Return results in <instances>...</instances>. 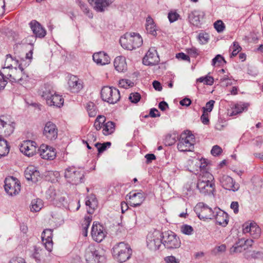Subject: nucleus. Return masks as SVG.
Here are the masks:
<instances>
[{"label":"nucleus","mask_w":263,"mask_h":263,"mask_svg":"<svg viewBox=\"0 0 263 263\" xmlns=\"http://www.w3.org/2000/svg\"><path fill=\"white\" fill-rule=\"evenodd\" d=\"M39 150L41 157L44 159L53 160L56 156L55 149L47 145H41Z\"/></svg>","instance_id":"21"},{"label":"nucleus","mask_w":263,"mask_h":263,"mask_svg":"<svg viewBox=\"0 0 263 263\" xmlns=\"http://www.w3.org/2000/svg\"><path fill=\"white\" fill-rule=\"evenodd\" d=\"M10 68L4 66L2 70L0 71V90L5 88L7 83V80H10V77L7 76V74L10 72Z\"/></svg>","instance_id":"33"},{"label":"nucleus","mask_w":263,"mask_h":263,"mask_svg":"<svg viewBox=\"0 0 263 263\" xmlns=\"http://www.w3.org/2000/svg\"><path fill=\"white\" fill-rule=\"evenodd\" d=\"M111 145V143L110 142H105L103 144L100 143H96L95 144V146L97 148L99 154L103 153L105 151L107 146H110Z\"/></svg>","instance_id":"46"},{"label":"nucleus","mask_w":263,"mask_h":263,"mask_svg":"<svg viewBox=\"0 0 263 263\" xmlns=\"http://www.w3.org/2000/svg\"><path fill=\"white\" fill-rule=\"evenodd\" d=\"M85 258L87 263H99L104 259L103 252L92 245L86 248Z\"/></svg>","instance_id":"7"},{"label":"nucleus","mask_w":263,"mask_h":263,"mask_svg":"<svg viewBox=\"0 0 263 263\" xmlns=\"http://www.w3.org/2000/svg\"><path fill=\"white\" fill-rule=\"evenodd\" d=\"M195 137L190 131L182 133L177 144L178 149L180 152H192L194 149Z\"/></svg>","instance_id":"5"},{"label":"nucleus","mask_w":263,"mask_h":263,"mask_svg":"<svg viewBox=\"0 0 263 263\" xmlns=\"http://www.w3.org/2000/svg\"><path fill=\"white\" fill-rule=\"evenodd\" d=\"M14 124L10 123L8 119L4 116L0 117V133H4L6 136H9L14 131Z\"/></svg>","instance_id":"18"},{"label":"nucleus","mask_w":263,"mask_h":263,"mask_svg":"<svg viewBox=\"0 0 263 263\" xmlns=\"http://www.w3.org/2000/svg\"><path fill=\"white\" fill-rule=\"evenodd\" d=\"M214 28L218 32H221L224 29V25L222 21L218 20L214 23Z\"/></svg>","instance_id":"51"},{"label":"nucleus","mask_w":263,"mask_h":263,"mask_svg":"<svg viewBox=\"0 0 263 263\" xmlns=\"http://www.w3.org/2000/svg\"><path fill=\"white\" fill-rule=\"evenodd\" d=\"M58 128L52 122H47L45 125L43 135L48 140H55L58 137Z\"/></svg>","instance_id":"15"},{"label":"nucleus","mask_w":263,"mask_h":263,"mask_svg":"<svg viewBox=\"0 0 263 263\" xmlns=\"http://www.w3.org/2000/svg\"><path fill=\"white\" fill-rule=\"evenodd\" d=\"M230 50L232 51L230 55V57L232 58L233 57H235L239 52L241 51V47L240 46L238 42H234L233 45L230 47Z\"/></svg>","instance_id":"42"},{"label":"nucleus","mask_w":263,"mask_h":263,"mask_svg":"<svg viewBox=\"0 0 263 263\" xmlns=\"http://www.w3.org/2000/svg\"><path fill=\"white\" fill-rule=\"evenodd\" d=\"M43 206L42 200L41 199H34L31 201L30 209L32 212H39Z\"/></svg>","instance_id":"40"},{"label":"nucleus","mask_w":263,"mask_h":263,"mask_svg":"<svg viewBox=\"0 0 263 263\" xmlns=\"http://www.w3.org/2000/svg\"><path fill=\"white\" fill-rule=\"evenodd\" d=\"M101 97L103 101L109 104H115L119 101L120 95L117 88L106 86L102 87Z\"/></svg>","instance_id":"6"},{"label":"nucleus","mask_w":263,"mask_h":263,"mask_svg":"<svg viewBox=\"0 0 263 263\" xmlns=\"http://www.w3.org/2000/svg\"><path fill=\"white\" fill-rule=\"evenodd\" d=\"M92 218L91 216H85L84 220L82 223V229H88L90 222H91Z\"/></svg>","instance_id":"54"},{"label":"nucleus","mask_w":263,"mask_h":263,"mask_svg":"<svg viewBox=\"0 0 263 263\" xmlns=\"http://www.w3.org/2000/svg\"><path fill=\"white\" fill-rule=\"evenodd\" d=\"M141 99L140 95L138 92L131 93L129 96V100L134 103L138 102Z\"/></svg>","instance_id":"49"},{"label":"nucleus","mask_w":263,"mask_h":263,"mask_svg":"<svg viewBox=\"0 0 263 263\" xmlns=\"http://www.w3.org/2000/svg\"><path fill=\"white\" fill-rule=\"evenodd\" d=\"M200 173L198 175L197 188L200 193L206 195L212 194L215 191L214 178L212 174L208 171L205 162L199 161Z\"/></svg>","instance_id":"1"},{"label":"nucleus","mask_w":263,"mask_h":263,"mask_svg":"<svg viewBox=\"0 0 263 263\" xmlns=\"http://www.w3.org/2000/svg\"><path fill=\"white\" fill-rule=\"evenodd\" d=\"M9 152V147L7 142L0 137V157L5 156Z\"/></svg>","instance_id":"39"},{"label":"nucleus","mask_w":263,"mask_h":263,"mask_svg":"<svg viewBox=\"0 0 263 263\" xmlns=\"http://www.w3.org/2000/svg\"><path fill=\"white\" fill-rule=\"evenodd\" d=\"M181 232L185 235H191L193 234L194 229L192 227L187 224H183L181 227Z\"/></svg>","instance_id":"48"},{"label":"nucleus","mask_w":263,"mask_h":263,"mask_svg":"<svg viewBox=\"0 0 263 263\" xmlns=\"http://www.w3.org/2000/svg\"><path fill=\"white\" fill-rule=\"evenodd\" d=\"M163 244L170 250L179 248L181 246V241L178 237L172 231L165 232L163 235Z\"/></svg>","instance_id":"9"},{"label":"nucleus","mask_w":263,"mask_h":263,"mask_svg":"<svg viewBox=\"0 0 263 263\" xmlns=\"http://www.w3.org/2000/svg\"><path fill=\"white\" fill-rule=\"evenodd\" d=\"M85 204L87 206L89 207L87 210L88 213L90 214H92L95 209L98 206V201L95 195L92 194L87 197L85 201Z\"/></svg>","instance_id":"32"},{"label":"nucleus","mask_w":263,"mask_h":263,"mask_svg":"<svg viewBox=\"0 0 263 263\" xmlns=\"http://www.w3.org/2000/svg\"><path fill=\"white\" fill-rule=\"evenodd\" d=\"M162 234L159 231H154L148 234L146 242L147 246L150 250L156 251L159 249L163 243Z\"/></svg>","instance_id":"10"},{"label":"nucleus","mask_w":263,"mask_h":263,"mask_svg":"<svg viewBox=\"0 0 263 263\" xmlns=\"http://www.w3.org/2000/svg\"><path fill=\"white\" fill-rule=\"evenodd\" d=\"M243 233H250L253 238H258L261 234V229L255 223H245L243 224Z\"/></svg>","instance_id":"16"},{"label":"nucleus","mask_w":263,"mask_h":263,"mask_svg":"<svg viewBox=\"0 0 263 263\" xmlns=\"http://www.w3.org/2000/svg\"><path fill=\"white\" fill-rule=\"evenodd\" d=\"M24 175L26 179L34 182L37 181L40 177V173L36 167L33 165L28 166L25 171Z\"/></svg>","instance_id":"26"},{"label":"nucleus","mask_w":263,"mask_h":263,"mask_svg":"<svg viewBox=\"0 0 263 263\" xmlns=\"http://www.w3.org/2000/svg\"><path fill=\"white\" fill-rule=\"evenodd\" d=\"M176 58L178 59H181L184 61H190V57L183 52H180L176 54Z\"/></svg>","instance_id":"58"},{"label":"nucleus","mask_w":263,"mask_h":263,"mask_svg":"<svg viewBox=\"0 0 263 263\" xmlns=\"http://www.w3.org/2000/svg\"><path fill=\"white\" fill-rule=\"evenodd\" d=\"M126 197H128L129 204L132 206L140 205L145 199L144 194L142 192H130Z\"/></svg>","instance_id":"24"},{"label":"nucleus","mask_w":263,"mask_h":263,"mask_svg":"<svg viewBox=\"0 0 263 263\" xmlns=\"http://www.w3.org/2000/svg\"><path fill=\"white\" fill-rule=\"evenodd\" d=\"M197 82L203 83L204 84L212 85L214 82V79L211 76L202 77L197 79Z\"/></svg>","instance_id":"45"},{"label":"nucleus","mask_w":263,"mask_h":263,"mask_svg":"<svg viewBox=\"0 0 263 263\" xmlns=\"http://www.w3.org/2000/svg\"><path fill=\"white\" fill-rule=\"evenodd\" d=\"M114 64L115 69L119 72H122L126 69L125 58L123 56L116 57Z\"/></svg>","instance_id":"34"},{"label":"nucleus","mask_w":263,"mask_h":263,"mask_svg":"<svg viewBox=\"0 0 263 263\" xmlns=\"http://www.w3.org/2000/svg\"><path fill=\"white\" fill-rule=\"evenodd\" d=\"M204 16L203 11L200 10H194L189 14V22L194 26L197 27L201 25V22Z\"/></svg>","instance_id":"25"},{"label":"nucleus","mask_w":263,"mask_h":263,"mask_svg":"<svg viewBox=\"0 0 263 263\" xmlns=\"http://www.w3.org/2000/svg\"><path fill=\"white\" fill-rule=\"evenodd\" d=\"M249 106V104L247 103H240L236 104L233 109L231 115H236L244 110H247Z\"/></svg>","instance_id":"37"},{"label":"nucleus","mask_w":263,"mask_h":263,"mask_svg":"<svg viewBox=\"0 0 263 263\" xmlns=\"http://www.w3.org/2000/svg\"><path fill=\"white\" fill-rule=\"evenodd\" d=\"M64 176L68 182L77 185L83 181L84 173L81 170L70 166L65 170Z\"/></svg>","instance_id":"8"},{"label":"nucleus","mask_w":263,"mask_h":263,"mask_svg":"<svg viewBox=\"0 0 263 263\" xmlns=\"http://www.w3.org/2000/svg\"><path fill=\"white\" fill-rule=\"evenodd\" d=\"M159 62V58L157 50L150 48L143 59V63L146 65H155Z\"/></svg>","instance_id":"17"},{"label":"nucleus","mask_w":263,"mask_h":263,"mask_svg":"<svg viewBox=\"0 0 263 263\" xmlns=\"http://www.w3.org/2000/svg\"><path fill=\"white\" fill-rule=\"evenodd\" d=\"M89 4L97 12H102L112 3L111 0H88Z\"/></svg>","instance_id":"19"},{"label":"nucleus","mask_w":263,"mask_h":263,"mask_svg":"<svg viewBox=\"0 0 263 263\" xmlns=\"http://www.w3.org/2000/svg\"><path fill=\"white\" fill-rule=\"evenodd\" d=\"M254 241L252 239H241L238 240L232 247L231 248L230 252L231 254L240 253L242 251V247L244 245L251 247Z\"/></svg>","instance_id":"30"},{"label":"nucleus","mask_w":263,"mask_h":263,"mask_svg":"<svg viewBox=\"0 0 263 263\" xmlns=\"http://www.w3.org/2000/svg\"><path fill=\"white\" fill-rule=\"evenodd\" d=\"M230 207L233 210L234 213L237 214L238 212V208L239 204L238 202L237 201H233L232 202Z\"/></svg>","instance_id":"60"},{"label":"nucleus","mask_w":263,"mask_h":263,"mask_svg":"<svg viewBox=\"0 0 263 263\" xmlns=\"http://www.w3.org/2000/svg\"><path fill=\"white\" fill-rule=\"evenodd\" d=\"M69 89L71 92L78 93L83 88L82 81L75 76H71L68 82Z\"/></svg>","instance_id":"22"},{"label":"nucleus","mask_w":263,"mask_h":263,"mask_svg":"<svg viewBox=\"0 0 263 263\" xmlns=\"http://www.w3.org/2000/svg\"><path fill=\"white\" fill-rule=\"evenodd\" d=\"M159 108L162 111H164L168 108V105L165 101H161L159 104Z\"/></svg>","instance_id":"63"},{"label":"nucleus","mask_w":263,"mask_h":263,"mask_svg":"<svg viewBox=\"0 0 263 263\" xmlns=\"http://www.w3.org/2000/svg\"><path fill=\"white\" fill-rule=\"evenodd\" d=\"M165 261L166 263H179V262L177 260L175 257L173 256L165 257Z\"/></svg>","instance_id":"61"},{"label":"nucleus","mask_w":263,"mask_h":263,"mask_svg":"<svg viewBox=\"0 0 263 263\" xmlns=\"http://www.w3.org/2000/svg\"><path fill=\"white\" fill-rule=\"evenodd\" d=\"M97 140L96 136L92 133H89L87 136V140L90 143L94 142Z\"/></svg>","instance_id":"59"},{"label":"nucleus","mask_w":263,"mask_h":263,"mask_svg":"<svg viewBox=\"0 0 263 263\" xmlns=\"http://www.w3.org/2000/svg\"><path fill=\"white\" fill-rule=\"evenodd\" d=\"M20 151L26 156L31 157L36 153V143L31 140L23 141L20 146Z\"/></svg>","instance_id":"14"},{"label":"nucleus","mask_w":263,"mask_h":263,"mask_svg":"<svg viewBox=\"0 0 263 263\" xmlns=\"http://www.w3.org/2000/svg\"><path fill=\"white\" fill-rule=\"evenodd\" d=\"M86 109L90 117H94L97 114L96 106L92 102H89L86 105Z\"/></svg>","instance_id":"41"},{"label":"nucleus","mask_w":263,"mask_h":263,"mask_svg":"<svg viewBox=\"0 0 263 263\" xmlns=\"http://www.w3.org/2000/svg\"><path fill=\"white\" fill-rule=\"evenodd\" d=\"M143 40L139 34L133 32L126 33L120 39L122 47L127 50H132L141 46Z\"/></svg>","instance_id":"2"},{"label":"nucleus","mask_w":263,"mask_h":263,"mask_svg":"<svg viewBox=\"0 0 263 263\" xmlns=\"http://www.w3.org/2000/svg\"><path fill=\"white\" fill-rule=\"evenodd\" d=\"M52 231L51 229H46L42 233V240L46 249L51 252L53 248L52 240Z\"/></svg>","instance_id":"23"},{"label":"nucleus","mask_w":263,"mask_h":263,"mask_svg":"<svg viewBox=\"0 0 263 263\" xmlns=\"http://www.w3.org/2000/svg\"><path fill=\"white\" fill-rule=\"evenodd\" d=\"M78 4L80 7L81 10L89 18H91L93 17L92 13L90 12V10L88 8L87 5L86 4H85L84 2L82 1H79Z\"/></svg>","instance_id":"43"},{"label":"nucleus","mask_w":263,"mask_h":263,"mask_svg":"<svg viewBox=\"0 0 263 263\" xmlns=\"http://www.w3.org/2000/svg\"><path fill=\"white\" fill-rule=\"evenodd\" d=\"M24 69L22 65L17 67L11 69L10 72L7 74V76L10 77V81L13 82H19L23 79Z\"/></svg>","instance_id":"27"},{"label":"nucleus","mask_w":263,"mask_h":263,"mask_svg":"<svg viewBox=\"0 0 263 263\" xmlns=\"http://www.w3.org/2000/svg\"><path fill=\"white\" fill-rule=\"evenodd\" d=\"M145 27L147 33L154 36H156L157 35V29L156 25L153 18L150 16H148L146 18Z\"/></svg>","instance_id":"35"},{"label":"nucleus","mask_w":263,"mask_h":263,"mask_svg":"<svg viewBox=\"0 0 263 263\" xmlns=\"http://www.w3.org/2000/svg\"><path fill=\"white\" fill-rule=\"evenodd\" d=\"M92 58L95 62L101 65L109 63L110 60L109 56L104 52L102 51L94 53Z\"/></svg>","instance_id":"31"},{"label":"nucleus","mask_w":263,"mask_h":263,"mask_svg":"<svg viewBox=\"0 0 263 263\" xmlns=\"http://www.w3.org/2000/svg\"><path fill=\"white\" fill-rule=\"evenodd\" d=\"M91 236L97 242L102 241L106 236V232L103 227L98 222L95 221L91 228Z\"/></svg>","instance_id":"12"},{"label":"nucleus","mask_w":263,"mask_h":263,"mask_svg":"<svg viewBox=\"0 0 263 263\" xmlns=\"http://www.w3.org/2000/svg\"><path fill=\"white\" fill-rule=\"evenodd\" d=\"M4 65L6 66V67L11 69L12 68L17 67L19 65H21V64L20 63L18 60L12 58L10 54H7Z\"/></svg>","instance_id":"36"},{"label":"nucleus","mask_w":263,"mask_h":263,"mask_svg":"<svg viewBox=\"0 0 263 263\" xmlns=\"http://www.w3.org/2000/svg\"><path fill=\"white\" fill-rule=\"evenodd\" d=\"M198 39L201 44H205L209 40V35L206 33H200L199 34Z\"/></svg>","instance_id":"56"},{"label":"nucleus","mask_w":263,"mask_h":263,"mask_svg":"<svg viewBox=\"0 0 263 263\" xmlns=\"http://www.w3.org/2000/svg\"><path fill=\"white\" fill-rule=\"evenodd\" d=\"M220 82L223 86H225L231 85L232 84V80L227 76H224L222 78H221Z\"/></svg>","instance_id":"55"},{"label":"nucleus","mask_w":263,"mask_h":263,"mask_svg":"<svg viewBox=\"0 0 263 263\" xmlns=\"http://www.w3.org/2000/svg\"><path fill=\"white\" fill-rule=\"evenodd\" d=\"M30 27L36 37L42 38L46 34L45 29L41 25L36 21H31L30 24Z\"/></svg>","instance_id":"29"},{"label":"nucleus","mask_w":263,"mask_h":263,"mask_svg":"<svg viewBox=\"0 0 263 263\" xmlns=\"http://www.w3.org/2000/svg\"><path fill=\"white\" fill-rule=\"evenodd\" d=\"M115 129V124L113 122L108 121L103 126V133L104 135H108L113 133Z\"/></svg>","instance_id":"38"},{"label":"nucleus","mask_w":263,"mask_h":263,"mask_svg":"<svg viewBox=\"0 0 263 263\" xmlns=\"http://www.w3.org/2000/svg\"><path fill=\"white\" fill-rule=\"evenodd\" d=\"M201 120L205 125H208L209 123V115L208 113L206 112L205 111H203V114L201 116Z\"/></svg>","instance_id":"57"},{"label":"nucleus","mask_w":263,"mask_h":263,"mask_svg":"<svg viewBox=\"0 0 263 263\" xmlns=\"http://www.w3.org/2000/svg\"><path fill=\"white\" fill-rule=\"evenodd\" d=\"M4 187L5 191L10 196L16 195L21 191L20 182L13 177H9L5 179Z\"/></svg>","instance_id":"11"},{"label":"nucleus","mask_w":263,"mask_h":263,"mask_svg":"<svg viewBox=\"0 0 263 263\" xmlns=\"http://www.w3.org/2000/svg\"><path fill=\"white\" fill-rule=\"evenodd\" d=\"M223 62L224 63H226V61L224 59V58L220 54H217L213 60H212V65L215 66L216 64H218L219 65L221 64V62Z\"/></svg>","instance_id":"50"},{"label":"nucleus","mask_w":263,"mask_h":263,"mask_svg":"<svg viewBox=\"0 0 263 263\" xmlns=\"http://www.w3.org/2000/svg\"><path fill=\"white\" fill-rule=\"evenodd\" d=\"M198 206L200 208V210L197 214L200 219H212L214 218L215 214V209L213 210L202 203H200Z\"/></svg>","instance_id":"20"},{"label":"nucleus","mask_w":263,"mask_h":263,"mask_svg":"<svg viewBox=\"0 0 263 263\" xmlns=\"http://www.w3.org/2000/svg\"><path fill=\"white\" fill-rule=\"evenodd\" d=\"M215 212L214 218L215 219L216 222L220 226H226L229 221L227 214L218 208H215Z\"/></svg>","instance_id":"28"},{"label":"nucleus","mask_w":263,"mask_h":263,"mask_svg":"<svg viewBox=\"0 0 263 263\" xmlns=\"http://www.w3.org/2000/svg\"><path fill=\"white\" fill-rule=\"evenodd\" d=\"M219 181L220 185L226 190L235 192L239 188V185L235 184L233 178L229 176L222 175L219 177Z\"/></svg>","instance_id":"13"},{"label":"nucleus","mask_w":263,"mask_h":263,"mask_svg":"<svg viewBox=\"0 0 263 263\" xmlns=\"http://www.w3.org/2000/svg\"><path fill=\"white\" fill-rule=\"evenodd\" d=\"M191 103V100L187 98H185L180 101V104L182 106H189Z\"/></svg>","instance_id":"62"},{"label":"nucleus","mask_w":263,"mask_h":263,"mask_svg":"<svg viewBox=\"0 0 263 263\" xmlns=\"http://www.w3.org/2000/svg\"><path fill=\"white\" fill-rule=\"evenodd\" d=\"M167 17L171 23L181 18L180 15L175 11H171L168 13Z\"/></svg>","instance_id":"47"},{"label":"nucleus","mask_w":263,"mask_h":263,"mask_svg":"<svg viewBox=\"0 0 263 263\" xmlns=\"http://www.w3.org/2000/svg\"><path fill=\"white\" fill-rule=\"evenodd\" d=\"M118 85L121 88L127 89L129 87H133L134 86V83L128 79H122L119 81Z\"/></svg>","instance_id":"44"},{"label":"nucleus","mask_w":263,"mask_h":263,"mask_svg":"<svg viewBox=\"0 0 263 263\" xmlns=\"http://www.w3.org/2000/svg\"><path fill=\"white\" fill-rule=\"evenodd\" d=\"M215 103V101L214 100H210L206 103L205 107L202 108L203 111H205L206 112H211L214 106V104Z\"/></svg>","instance_id":"52"},{"label":"nucleus","mask_w":263,"mask_h":263,"mask_svg":"<svg viewBox=\"0 0 263 263\" xmlns=\"http://www.w3.org/2000/svg\"><path fill=\"white\" fill-rule=\"evenodd\" d=\"M112 253L118 262H123L130 257L132 251L128 244L120 242L114 246Z\"/></svg>","instance_id":"3"},{"label":"nucleus","mask_w":263,"mask_h":263,"mask_svg":"<svg viewBox=\"0 0 263 263\" xmlns=\"http://www.w3.org/2000/svg\"><path fill=\"white\" fill-rule=\"evenodd\" d=\"M41 96L46 100L47 104L49 106L60 107L63 105V98L61 96L57 94L49 85L45 87Z\"/></svg>","instance_id":"4"},{"label":"nucleus","mask_w":263,"mask_h":263,"mask_svg":"<svg viewBox=\"0 0 263 263\" xmlns=\"http://www.w3.org/2000/svg\"><path fill=\"white\" fill-rule=\"evenodd\" d=\"M9 263H26L25 260L22 258H12Z\"/></svg>","instance_id":"64"},{"label":"nucleus","mask_w":263,"mask_h":263,"mask_svg":"<svg viewBox=\"0 0 263 263\" xmlns=\"http://www.w3.org/2000/svg\"><path fill=\"white\" fill-rule=\"evenodd\" d=\"M222 151L221 148L219 146L216 145L213 147L211 153L213 156H217L219 155L222 153Z\"/></svg>","instance_id":"53"}]
</instances>
